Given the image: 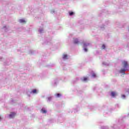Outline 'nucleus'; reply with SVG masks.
<instances>
[{
  "label": "nucleus",
  "instance_id": "7",
  "mask_svg": "<svg viewBox=\"0 0 129 129\" xmlns=\"http://www.w3.org/2000/svg\"><path fill=\"white\" fill-rule=\"evenodd\" d=\"M68 55L67 54H63V59H68Z\"/></svg>",
  "mask_w": 129,
  "mask_h": 129
},
{
  "label": "nucleus",
  "instance_id": "4",
  "mask_svg": "<svg viewBox=\"0 0 129 129\" xmlns=\"http://www.w3.org/2000/svg\"><path fill=\"white\" fill-rule=\"evenodd\" d=\"M79 43V41H78V39L74 38V44H78Z\"/></svg>",
  "mask_w": 129,
  "mask_h": 129
},
{
  "label": "nucleus",
  "instance_id": "17",
  "mask_svg": "<svg viewBox=\"0 0 129 129\" xmlns=\"http://www.w3.org/2000/svg\"><path fill=\"white\" fill-rule=\"evenodd\" d=\"M84 50L85 51V52H87V49L86 48H84Z\"/></svg>",
  "mask_w": 129,
  "mask_h": 129
},
{
  "label": "nucleus",
  "instance_id": "10",
  "mask_svg": "<svg viewBox=\"0 0 129 129\" xmlns=\"http://www.w3.org/2000/svg\"><path fill=\"white\" fill-rule=\"evenodd\" d=\"M87 79H88L87 77H84L83 80V81H87Z\"/></svg>",
  "mask_w": 129,
  "mask_h": 129
},
{
  "label": "nucleus",
  "instance_id": "8",
  "mask_svg": "<svg viewBox=\"0 0 129 129\" xmlns=\"http://www.w3.org/2000/svg\"><path fill=\"white\" fill-rule=\"evenodd\" d=\"M20 23H24V24L26 23V21H25L24 20H23V19L20 20Z\"/></svg>",
  "mask_w": 129,
  "mask_h": 129
},
{
  "label": "nucleus",
  "instance_id": "5",
  "mask_svg": "<svg viewBox=\"0 0 129 129\" xmlns=\"http://www.w3.org/2000/svg\"><path fill=\"white\" fill-rule=\"evenodd\" d=\"M111 96L114 97L115 95H116V94L114 92H111Z\"/></svg>",
  "mask_w": 129,
  "mask_h": 129
},
{
  "label": "nucleus",
  "instance_id": "1",
  "mask_svg": "<svg viewBox=\"0 0 129 129\" xmlns=\"http://www.w3.org/2000/svg\"><path fill=\"white\" fill-rule=\"evenodd\" d=\"M16 115V113L12 112L11 113L10 115L9 116L10 117V118H13V117H15V116Z\"/></svg>",
  "mask_w": 129,
  "mask_h": 129
},
{
  "label": "nucleus",
  "instance_id": "3",
  "mask_svg": "<svg viewBox=\"0 0 129 129\" xmlns=\"http://www.w3.org/2000/svg\"><path fill=\"white\" fill-rule=\"evenodd\" d=\"M123 64L124 65V68H126V67L128 66V64H127V61H123Z\"/></svg>",
  "mask_w": 129,
  "mask_h": 129
},
{
  "label": "nucleus",
  "instance_id": "11",
  "mask_svg": "<svg viewBox=\"0 0 129 129\" xmlns=\"http://www.w3.org/2000/svg\"><path fill=\"white\" fill-rule=\"evenodd\" d=\"M89 45V44H86V43H84V47L85 48V47H87V46H88Z\"/></svg>",
  "mask_w": 129,
  "mask_h": 129
},
{
  "label": "nucleus",
  "instance_id": "9",
  "mask_svg": "<svg viewBox=\"0 0 129 129\" xmlns=\"http://www.w3.org/2000/svg\"><path fill=\"white\" fill-rule=\"evenodd\" d=\"M32 93H37V90L34 89V90H32Z\"/></svg>",
  "mask_w": 129,
  "mask_h": 129
},
{
  "label": "nucleus",
  "instance_id": "12",
  "mask_svg": "<svg viewBox=\"0 0 129 129\" xmlns=\"http://www.w3.org/2000/svg\"><path fill=\"white\" fill-rule=\"evenodd\" d=\"M56 96L57 97H60V96H61V94H56Z\"/></svg>",
  "mask_w": 129,
  "mask_h": 129
},
{
  "label": "nucleus",
  "instance_id": "13",
  "mask_svg": "<svg viewBox=\"0 0 129 129\" xmlns=\"http://www.w3.org/2000/svg\"><path fill=\"white\" fill-rule=\"evenodd\" d=\"M73 15H74V12H70V16H73Z\"/></svg>",
  "mask_w": 129,
  "mask_h": 129
},
{
  "label": "nucleus",
  "instance_id": "2",
  "mask_svg": "<svg viewBox=\"0 0 129 129\" xmlns=\"http://www.w3.org/2000/svg\"><path fill=\"white\" fill-rule=\"evenodd\" d=\"M125 71H126V69H121V70L119 71V73H122L123 74H125Z\"/></svg>",
  "mask_w": 129,
  "mask_h": 129
},
{
  "label": "nucleus",
  "instance_id": "15",
  "mask_svg": "<svg viewBox=\"0 0 129 129\" xmlns=\"http://www.w3.org/2000/svg\"><path fill=\"white\" fill-rule=\"evenodd\" d=\"M92 76H93V77H96V74H95V73H93Z\"/></svg>",
  "mask_w": 129,
  "mask_h": 129
},
{
  "label": "nucleus",
  "instance_id": "6",
  "mask_svg": "<svg viewBox=\"0 0 129 129\" xmlns=\"http://www.w3.org/2000/svg\"><path fill=\"white\" fill-rule=\"evenodd\" d=\"M41 111L42 113H47V111L44 109H42Z\"/></svg>",
  "mask_w": 129,
  "mask_h": 129
},
{
  "label": "nucleus",
  "instance_id": "14",
  "mask_svg": "<svg viewBox=\"0 0 129 129\" xmlns=\"http://www.w3.org/2000/svg\"><path fill=\"white\" fill-rule=\"evenodd\" d=\"M102 49H105V45L104 44L102 45Z\"/></svg>",
  "mask_w": 129,
  "mask_h": 129
},
{
  "label": "nucleus",
  "instance_id": "18",
  "mask_svg": "<svg viewBox=\"0 0 129 129\" xmlns=\"http://www.w3.org/2000/svg\"><path fill=\"white\" fill-rule=\"evenodd\" d=\"M0 118H1V117H0Z\"/></svg>",
  "mask_w": 129,
  "mask_h": 129
},
{
  "label": "nucleus",
  "instance_id": "16",
  "mask_svg": "<svg viewBox=\"0 0 129 129\" xmlns=\"http://www.w3.org/2000/svg\"><path fill=\"white\" fill-rule=\"evenodd\" d=\"M122 98H125V95H122Z\"/></svg>",
  "mask_w": 129,
  "mask_h": 129
}]
</instances>
